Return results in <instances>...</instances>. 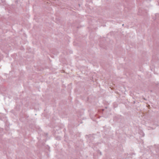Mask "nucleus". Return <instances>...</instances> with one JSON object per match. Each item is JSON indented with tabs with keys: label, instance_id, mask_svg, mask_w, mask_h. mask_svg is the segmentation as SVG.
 <instances>
[{
	"label": "nucleus",
	"instance_id": "f257e3e1",
	"mask_svg": "<svg viewBox=\"0 0 159 159\" xmlns=\"http://www.w3.org/2000/svg\"><path fill=\"white\" fill-rule=\"evenodd\" d=\"M46 1H45V2H46L47 3H48V0H45Z\"/></svg>",
	"mask_w": 159,
	"mask_h": 159
},
{
	"label": "nucleus",
	"instance_id": "f03ea898",
	"mask_svg": "<svg viewBox=\"0 0 159 159\" xmlns=\"http://www.w3.org/2000/svg\"><path fill=\"white\" fill-rule=\"evenodd\" d=\"M143 99H144V100H146V99L145 98H144Z\"/></svg>",
	"mask_w": 159,
	"mask_h": 159
}]
</instances>
